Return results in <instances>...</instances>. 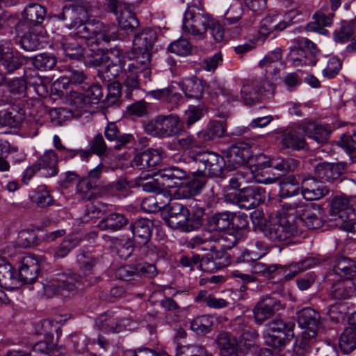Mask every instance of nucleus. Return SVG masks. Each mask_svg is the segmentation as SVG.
I'll return each mask as SVG.
<instances>
[{"label": "nucleus", "instance_id": "54", "mask_svg": "<svg viewBox=\"0 0 356 356\" xmlns=\"http://www.w3.org/2000/svg\"><path fill=\"white\" fill-rule=\"evenodd\" d=\"M100 28L97 33V47L101 45L103 42L108 43L111 40H115L118 38V28L115 24H104L100 22Z\"/></svg>", "mask_w": 356, "mask_h": 356}, {"label": "nucleus", "instance_id": "28", "mask_svg": "<svg viewBox=\"0 0 356 356\" xmlns=\"http://www.w3.org/2000/svg\"><path fill=\"white\" fill-rule=\"evenodd\" d=\"M100 26V22L99 21H83L72 29V34L84 39L89 47L95 48L94 45L97 46V33Z\"/></svg>", "mask_w": 356, "mask_h": 356}, {"label": "nucleus", "instance_id": "56", "mask_svg": "<svg viewBox=\"0 0 356 356\" xmlns=\"http://www.w3.org/2000/svg\"><path fill=\"white\" fill-rule=\"evenodd\" d=\"M225 127L222 122L215 121L211 122L208 127L198 133V137L204 141L213 140L217 138H220L225 134Z\"/></svg>", "mask_w": 356, "mask_h": 356}, {"label": "nucleus", "instance_id": "49", "mask_svg": "<svg viewBox=\"0 0 356 356\" xmlns=\"http://www.w3.org/2000/svg\"><path fill=\"white\" fill-rule=\"evenodd\" d=\"M281 137V143L286 148L300 149L305 146L304 137L293 129L284 130Z\"/></svg>", "mask_w": 356, "mask_h": 356}, {"label": "nucleus", "instance_id": "21", "mask_svg": "<svg viewBox=\"0 0 356 356\" xmlns=\"http://www.w3.org/2000/svg\"><path fill=\"white\" fill-rule=\"evenodd\" d=\"M282 308L283 305L279 300L272 296H266L261 299L253 309L255 321L257 323L261 324Z\"/></svg>", "mask_w": 356, "mask_h": 356}, {"label": "nucleus", "instance_id": "55", "mask_svg": "<svg viewBox=\"0 0 356 356\" xmlns=\"http://www.w3.org/2000/svg\"><path fill=\"white\" fill-rule=\"evenodd\" d=\"M23 118L14 109L0 111V126L8 128L18 127Z\"/></svg>", "mask_w": 356, "mask_h": 356}, {"label": "nucleus", "instance_id": "33", "mask_svg": "<svg viewBox=\"0 0 356 356\" xmlns=\"http://www.w3.org/2000/svg\"><path fill=\"white\" fill-rule=\"evenodd\" d=\"M232 222V213L229 212L216 213L207 218L204 232L213 234L223 232L228 229Z\"/></svg>", "mask_w": 356, "mask_h": 356}, {"label": "nucleus", "instance_id": "12", "mask_svg": "<svg viewBox=\"0 0 356 356\" xmlns=\"http://www.w3.org/2000/svg\"><path fill=\"white\" fill-rule=\"evenodd\" d=\"M104 6L113 13L122 29L134 32L139 26V21L133 11V7L118 0H104Z\"/></svg>", "mask_w": 356, "mask_h": 356}, {"label": "nucleus", "instance_id": "39", "mask_svg": "<svg viewBox=\"0 0 356 356\" xmlns=\"http://www.w3.org/2000/svg\"><path fill=\"white\" fill-rule=\"evenodd\" d=\"M330 296L334 300L347 299L355 293V286L352 280H339L333 281Z\"/></svg>", "mask_w": 356, "mask_h": 356}, {"label": "nucleus", "instance_id": "15", "mask_svg": "<svg viewBox=\"0 0 356 356\" xmlns=\"http://www.w3.org/2000/svg\"><path fill=\"white\" fill-rule=\"evenodd\" d=\"M47 15L46 8L36 3L28 4L22 13V20L19 23L17 31H26L42 24Z\"/></svg>", "mask_w": 356, "mask_h": 356}, {"label": "nucleus", "instance_id": "44", "mask_svg": "<svg viewBox=\"0 0 356 356\" xmlns=\"http://www.w3.org/2000/svg\"><path fill=\"white\" fill-rule=\"evenodd\" d=\"M309 203L302 200H296L291 202H285L282 204V211L286 216H293L298 228L302 225V219L306 212Z\"/></svg>", "mask_w": 356, "mask_h": 356}, {"label": "nucleus", "instance_id": "9", "mask_svg": "<svg viewBox=\"0 0 356 356\" xmlns=\"http://www.w3.org/2000/svg\"><path fill=\"white\" fill-rule=\"evenodd\" d=\"M156 40V32L151 28L139 29L134 34L132 51L135 55V59L140 62L145 67L149 65L150 51Z\"/></svg>", "mask_w": 356, "mask_h": 356}, {"label": "nucleus", "instance_id": "53", "mask_svg": "<svg viewBox=\"0 0 356 356\" xmlns=\"http://www.w3.org/2000/svg\"><path fill=\"white\" fill-rule=\"evenodd\" d=\"M98 187V184L83 178L77 184L76 194L83 200H92L96 198V190Z\"/></svg>", "mask_w": 356, "mask_h": 356}, {"label": "nucleus", "instance_id": "13", "mask_svg": "<svg viewBox=\"0 0 356 356\" xmlns=\"http://www.w3.org/2000/svg\"><path fill=\"white\" fill-rule=\"evenodd\" d=\"M156 274V266L147 263L120 266L115 273L116 278L129 282L133 286L139 283L143 277L152 278Z\"/></svg>", "mask_w": 356, "mask_h": 356}, {"label": "nucleus", "instance_id": "34", "mask_svg": "<svg viewBox=\"0 0 356 356\" xmlns=\"http://www.w3.org/2000/svg\"><path fill=\"white\" fill-rule=\"evenodd\" d=\"M104 135L106 139L115 142V148L120 149L122 146L131 144L134 142V137L130 134H121L115 122H109L105 127Z\"/></svg>", "mask_w": 356, "mask_h": 356}, {"label": "nucleus", "instance_id": "26", "mask_svg": "<svg viewBox=\"0 0 356 356\" xmlns=\"http://www.w3.org/2000/svg\"><path fill=\"white\" fill-rule=\"evenodd\" d=\"M153 222L148 218H138L129 226L135 241L141 245H147L152 236Z\"/></svg>", "mask_w": 356, "mask_h": 356}, {"label": "nucleus", "instance_id": "1", "mask_svg": "<svg viewBox=\"0 0 356 356\" xmlns=\"http://www.w3.org/2000/svg\"><path fill=\"white\" fill-rule=\"evenodd\" d=\"M99 259L90 252L82 251L76 256V261L83 275L71 270L58 273L44 284V292L48 298L55 296L69 297L77 293L80 286H90L95 284L98 277L94 281L88 277L93 274L94 268Z\"/></svg>", "mask_w": 356, "mask_h": 356}, {"label": "nucleus", "instance_id": "2", "mask_svg": "<svg viewBox=\"0 0 356 356\" xmlns=\"http://www.w3.org/2000/svg\"><path fill=\"white\" fill-rule=\"evenodd\" d=\"M62 47L65 55L70 59H83L86 65L98 67L97 75L103 82L112 81L119 74L118 65L111 60L102 48L90 47L86 50L72 39L66 40Z\"/></svg>", "mask_w": 356, "mask_h": 356}, {"label": "nucleus", "instance_id": "19", "mask_svg": "<svg viewBox=\"0 0 356 356\" xmlns=\"http://www.w3.org/2000/svg\"><path fill=\"white\" fill-rule=\"evenodd\" d=\"M330 192L324 182L318 177H308L304 178L301 184V193L306 200H320Z\"/></svg>", "mask_w": 356, "mask_h": 356}, {"label": "nucleus", "instance_id": "4", "mask_svg": "<svg viewBox=\"0 0 356 356\" xmlns=\"http://www.w3.org/2000/svg\"><path fill=\"white\" fill-rule=\"evenodd\" d=\"M189 163L194 173L211 177H220L225 167L222 156L210 151H197L189 153Z\"/></svg>", "mask_w": 356, "mask_h": 356}, {"label": "nucleus", "instance_id": "41", "mask_svg": "<svg viewBox=\"0 0 356 356\" xmlns=\"http://www.w3.org/2000/svg\"><path fill=\"white\" fill-rule=\"evenodd\" d=\"M327 259L328 257L318 256L308 257L301 261L291 264L289 266V272L285 275V278L291 280L298 273L325 262Z\"/></svg>", "mask_w": 356, "mask_h": 356}, {"label": "nucleus", "instance_id": "38", "mask_svg": "<svg viewBox=\"0 0 356 356\" xmlns=\"http://www.w3.org/2000/svg\"><path fill=\"white\" fill-rule=\"evenodd\" d=\"M265 83L261 84V82L255 79L243 85L241 93L245 104L252 105L259 101L260 95L265 90Z\"/></svg>", "mask_w": 356, "mask_h": 356}, {"label": "nucleus", "instance_id": "63", "mask_svg": "<svg viewBox=\"0 0 356 356\" xmlns=\"http://www.w3.org/2000/svg\"><path fill=\"white\" fill-rule=\"evenodd\" d=\"M90 149L93 154L99 156H105L108 154V148L101 134H97L89 142Z\"/></svg>", "mask_w": 356, "mask_h": 356}, {"label": "nucleus", "instance_id": "32", "mask_svg": "<svg viewBox=\"0 0 356 356\" xmlns=\"http://www.w3.org/2000/svg\"><path fill=\"white\" fill-rule=\"evenodd\" d=\"M330 214L334 220L337 218H344L349 214L350 218L355 217L354 209L350 200L345 196L337 195L332 198L330 204Z\"/></svg>", "mask_w": 356, "mask_h": 356}, {"label": "nucleus", "instance_id": "17", "mask_svg": "<svg viewBox=\"0 0 356 356\" xmlns=\"http://www.w3.org/2000/svg\"><path fill=\"white\" fill-rule=\"evenodd\" d=\"M236 198L241 208L254 209L265 200L266 190L260 186L243 188L239 191Z\"/></svg>", "mask_w": 356, "mask_h": 356}, {"label": "nucleus", "instance_id": "30", "mask_svg": "<svg viewBox=\"0 0 356 356\" xmlns=\"http://www.w3.org/2000/svg\"><path fill=\"white\" fill-rule=\"evenodd\" d=\"M339 345L345 354H348L356 348V312L353 314L348 325L341 334Z\"/></svg>", "mask_w": 356, "mask_h": 356}, {"label": "nucleus", "instance_id": "58", "mask_svg": "<svg viewBox=\"0 0 356 356\" xmlns=\"http://www.w3.org/2000/svg\"><path fill=\"white\" fill-rule=\"evenodd\" d=\"M56 59L54 56L46 53L38 54L32 58V64L39 70H49L56 65Z\"/></svg>", "mask_w": 356, "mask_h": 356}, {"label": "nucleus", "instance_id": "40", "mask_svg": "<svg viewBox=\"0 0 356 356\" xmlns=\"http://www.w3.org/2000/svg\"><path fill=\"white\" fill-rule=\"evenodd\" d=\"M298 323L303 330H318L320 315L313 309L306 307L297 314Z\"/></svg>", "mask_w": 356, "mask_h": 356}, {"label": "nucleus", "instance_id": "37", "mask_svg": "<svg viewBox=\"0 0 356 356\" xmlns=\"http://www.w3.org/2000/svg\"><path fill=\"white\" fill-rule=\"evenodd\" d=\"M161 155L157 149H147L135 156L132 165L143 169L157 165L161 161Z\"/></svg>", "mask_w": 356, "mask_h": 356}, {"label": "nucleus", "instance_id": "64", "mask_svg": "<svg viewBox=\"0 0 356 356\" xmlns=\"http://www.w3.org/2000/svg\"><path fill=\"white\" fill-rule=\"evenodd\" d=\"M305 356H339L337 350L334 346L322 344L316 346L308 351Z\"/></svg>", "mask_w": 356, "mask_h": 356}, {"label": "nucleus", "instance_id": "43", "mask_svg": "<svg viewBox=\"0 0 356 356\" xmlns=\"http://www.w3.org/2000/svg\"><path fill=\"white\" fill-rule=\"evenodd\" d=\"M128 223V219L122 214L118 213H110L102 218L97 227L101 230L116 232L120 230Z\"/></svg>", "mask_w": 356, "mask_h": 356}, {"label": "nucleus", "instance_id": "7", "mask_svg": "<svg viewBox=\"0 0 356 356\" xmlns=\"http://www.w3.org/2000/svg\"><path fill=\"white\" fill-rule=\"evenodd\" d=\"M264 334L265 343L275 350L281 351L294 337L295 323L276 319L267 324Z\"/></svg>", "mask_w": 356, "mask_h": 356}, {"label": "nucleus", "instance_id": "42", "mask_svg": "<svg viewBox=\"0 0 356 356\" xmlns=\"http://www.w3.org/2000/svg\"><path fill=\"white\" fill-rule=\"evenodd\" d=\"M0 65L8 73H13L22 67V62L8 47L0 44Z\"/></svg>", "mask_w": 356, "mask_h": 356}, {"label": "nucleus", "instance_id": "11", "mask_svg": "<svg viewBox=\"0 0 356 356\" xmlns=\"http://www.w3.org/2000/svg\"><path fill=\"white\" fill-rule=\"evenodd\" d=\"M299 47L291 49L289 59L295 67L314 66L318 60L319 50L316 44L307 38L298 39Z\"/></svg>", "mask_w": 356, "mask_h": 356}, {"label": "nucleus", "instance_id": "8", "mask_svg": "<svg viewBox=\"0 0 356 356\" xmlns=\"http://www.w3.org/2000/svg\"><path fill=\"white\" fill-rule=\"evenodd\" d=\"M145 131L159 138H170L182 129V123L177 115H159L143 125Z\"/></svg>", "mask_w": 356, "mask_h": 356}, {"label": "nucleus", "instance_id": "57", "mask_svg": "<svg viewBox=\"0 0 356 356\" xmlns=\"http://www.w3.org/2000/svg\"><path fill=\"white\" fill-rule=\"evenodd\" d=\"M213 325V317L209 315L197 316L191 323V328L197 334L209 332Z\"/></svg>", "mask_w": 356, "mask_h": 356}, {"label": "nucleus", "instance_id": "5", "mask_svg": "<svg viewBox=\"0 0 356 356\" xmlns=\"http://www.w3.org/2000/svg\"><path fill=\"white\" fill-rule=\"evenodd\" d=\"M301 233L293 216H286L282 211L272 219L264 230L266 238L273 242H284Z\"/></svg>", "mask_w": 356, "mask_h": 356}, {"label": "nucleus", "instance_id": "29", "mask_svg": "<svg viewBox=\"0 0 356 356\" xmlns=\"http://www.w3.org/2000/svg\"><path fill=\"white\" fill-rule=\"evenodd\" d=\"M318 330H304L300 339H296L293 346L291 356H305V355L317 345Z\"/></svg>", "mask_w": 356, "mask_h": 356}, {"label": "nucleus", "instance_id": "61", "mask_svg": "<svg viewBox=\"0 0 356 356\" xmlns=\"http://www.w3.org/2000/svg\"><path fill=\"white\" fill-rule=\"evenodd\" d=\"M338 143L348 152L351 159L356 158V131L343 134Z\"/></svg>", "mask_w": 356, "mask_h": 356}, {"label": "nucleus", "instance_id": "3", "mask_svg": "<svg viewBox=\"0 0 356 356\" xmlns=\"http://www.w3.org/2000/svg\"><path fill=\"white\" fill-rule=\"evenodd\" d=\"M190 174L192 178L184 187L188 190V194L185 195L186 197H188L200 193L205 186L209 175L194 173V170L188 172L183 168L174 165L161 169L157 175L163 180V185L166 184L168 187L172 188L180 186L182 181L189 177Z\"/></svg>", "mask_w": 356, "mask_h": 356}, {"label": "nucleus", "instance_id": "51", "mask_svg": "<svg viewBox=\"0 0 356 356\" xmlns=\"http://www.w3.org/2000/svg\"><path fill=\"white\" fill-rule=\"evenodd\" d=\"M252 157L250 149L248 147L232 146L228 152V162L241 165Z\"/></svg>", "mask_w": 356, "mask_h": 356}, {"label": "nucleus", "instance_id": "52", "mask_svg": "<svg viewBox=\"0 0 356 356\" xmlns=\"http://www.w3.org/2000/svg\"><path fill=\"white\" fill-rule=\"evenodd\" d=\"M176 356H213L205 346L200 344H188L186 346L177 344Z\"/></svg>", "mask_w": 356, "mask_h": 356}, {"label": "nucleus", "instance_id": "27", "mask_svg": "<svg viewBox=\"0 0 356 356\" xmlns=\"http://www.w3.org/2000/svg\"><path fill=\"white\" fill-rule=\"evenodd\" d=\"M215 342L220 356H239L238 341L230 332L221 331L216 336Z\"/></svg>", "mask_w": 356, "mask_h": 356}, {"label": "nucleus", "instance_id": "10", "mask_svg": "<svg viewBox=\"0 0 356 356\" xmlns=\"http://www.w3.org/2000/svg\"><path fill=\"white\" fill-rule=\"evenodd\" d=\"M211 19L205 10L196 6L190 7L184 13L183 29L193 36L204 39Z\"/></svg>", "mask_w": 356, "mask_h": 356}, {"label": "nucleus", "instance_id": "46", "mask_svg": "<svg viewBox=\"0 0 356 356\" xmlns=\"http://www.w3.org/2000/svg\"><path fill=\"white\" fill-rule=\"evenodd\" d=\"M58 162L56 152L54 150H47L40 157L37 163L40 165V169L45 170L46 177H52L58 172Z\"/></svg>", "mask_w": 356, "mask_h": 356}, {"label": "nucleus", "instance_id": "14", "mask_svg": "<svg viewBox=\"0 0 356 356\" xmlns=\"http://www.w3.org/2000/svg\"><path fill=\"white\" fill-rule=\"evenodd\" d=\"M196 243H213L210 248L211 251H226L231 250L237 243V238L234 234L228 232H204L202 236H197L194 239Z\"/></svg>", "mask_w": 356, "mask_h": 356}, {"label": "nucleus", "instance_id": "59", "mask_svg": "<svg viewBox=\"0 0 356 356\" xmlns=\"http://www.w3.org/2000/svg\"><path fill=\"white\" fill-rule=\"evenodd\" d=\"M23 32L24 34L21 36L19 40L21 47L26 51H32L38 49L40 45L38 35L32 33L31 29H26V31Z\"/></svg>", "mask_w": 356, "mask_h": 356}, {"label": "nucleus", "instance_id": "18", "mask_svg": "<svg viewBox=\"0 0 356 356\" xmlns=\"http://www.w3.org/2000/svg\"><path fill=\"white\" fill-rule=\"evenodd\" d=\"M130 319L111 312H107L99 316L95 324L98 328L106 332L118 333L129 325Z\"/></svg>", "mask_w": 356, "mask_h": 356}, {"label": "nucleus", "instance_id": "24", "mask_svg": "<svg viewBox=\"0 0 356 356\" xmlns=\"http://www.w3.org/2000/svg\"><path fill=\"white\" fill-rule=\"evenodd\" d=\"M40 270V264L36 257L27 255L22 259L19 268L18 281L24 284H32L37 279Z\"/></svg>", "mask_w": 356, "mask_h": 356}, {"label": "nucleus", "instance_id": "36", "mask_svg": "<svg viewBox=\"0 0 356 356\" xmlns=\"http://www.w3.org/2000/svg\"><path fill=\"white\" fill-rule=\"evenodd\" d=\"M243 186L252 182L254 179L258 183L270 184L278 180V176L264 177L259 176V172H253L249 167L243 166L235 172Z\"/></svg>", "mask_w": 356, "mask_h": 356}, {"label": "nucleus", "instance_id": "45", "mask_svg": "<svg viewBox=\"0 0 356 356\" xmlns=\"http://www.w3.org/2000/svg\"><path fill=\"white\" fill-rule=\"evenodd\" d=\"M321 207L315 203L309 204V207L302 219V225L305 224L308 229H315L323 226L321 218Z\"/></svg>", "mask_w": 356, "mask_h": 356}, {"label": "nucleus", "instance_id": "48", "mask_svg": "<svg viewBox=\"0 0 356 356\" xmlns=\"http://www.w3.org/2000/svg\"><path fill=\"white\" fill-rule=\"evenodd\" d=\"M298 161L292 158L273 157L264 165L282 172V175L293 171L298 165Z\"/></svg>", "mask_w": 356, "mask_h": 356}, {"label": "nucleus", "instance_id": "47", "mask_svg": "<svg viewBox=\"0 0 356 356\" xmlns=\"http://www.w3.org/2000/svg\"><path fill=\"white\" fill-rule=\"evenodd\" d=\"M286 27V23L281 20L280 16H267L261 19L259 33L264 37L274 31H282Z\"/></svg>", "mask_w": 356, "mask_h": 356}, {"label": "nucleus", "instance_id": "60", "mask_svg": "<svg viewBox=\"0 0 356 356\" xmlns=\"http://www.w3.org/2000/svg\"><path fill=\"white\" fill-rule=\"evenodd\" d=\"M354 28L351 22H343L333 32V39L336 42L343 44L348 42L354 34Z\"/></svg>", "mask_w": 356, "mask_h": 356}, {"label": "nucleus", "instance_id": "31", "mask_svg": "<svg viewBox=\"0 0 356 356\" xmlns=\"http://www.w3.org/2000/svg\"><path fill=\"white\" fill-rule=\"evenodd\" d=\"M301 129L305 135L318 144L325 143L330 134V127L326 124L308 121L302 124Z\"/></svg>", "mask_w": 356, "mask_h": 356}, {"label": "nucleus", "instance_id": "50", "mask_svg": "<svg viewBox=\"0 0 356 356\" xmlns=\"http://www.w3.org/2000/svg\"><path fill=\"white\" fill-rule=\"evenodd\" d=\"M17 281L18 278L15 275L13 266L2 260L0 263V286L12 289Z\"/></svg>", "mask_w": 356, "mask_h": 356}, {"label": "nucleus", "instance_id": "35", "mask_svg": "<svg viewBox=\"0 0 356 356\" xmlns=\"http://www.w3.org/2000/svg\"><path fill=\"white\" fill-rule=\"evenodd\" d=\"M181 87L186 97L200 99L204 90L205 82L196 76L187 77L181 81Z\"/></svg>", "mask_w": 356, "mask_h": 356}, {"label": "nucleus", "instance_id": "20", "mask_svg": "<svg viewBox=\"0 0 356 356\" xmlns=\"http://www.w3.org/2000/svg\"><path fill=\"white\" fill-rule=\"evenodd\" d=\"M346 170V164L343 162L337 163H321L314 169L316 177L323 181L335 184L341 181V176Z\"/></svg>", "mask_w": 356, "mask_h": 356}, {"label": "nucleus", "instance_id": "22", "mask_svg": "<svg viewBox=\"0 0 356 356\" xmlns=\"http://www.w3.org/2000/svg\"><path fill=\"white\" fill-rule=\"evenodd\" d=\"M343 277L346 280L356 278V261L347 257H340L335 259L332 270L327 275L328 281H334L335 277Z\"/></svg>", "mask_w": 356, "mask_h": 356}, {"label": "nucleus", "instance_id": "23", "mask_svg": "<svg viewBox=\"0 0 356 356\" xmlns=\"http://www.w3.org/2000/svg\"><path fill=\"white\" fill-rule=\"evenodd\" d=\"M88 76L82 69L69 66L66 69L65 75L54 85L59 89L63 88L66 90L69 86H79L84 89V86L88 84Z\"/></svg>", "mask_w": 356, "mask_h": 356}, {"label": "nucleus", "instance_id": "25", "mask_svg": "<svg viewBox=\"0 0 356 356\" xmlns=\"http://www.w3.org/2000/svg\"><path fill=\"white\" fill-rule=\"evenodd\" d=\"M87 17V10L79 5L65 6L58 15L59 19L65 22V26L72 30L85 21Z\"/></svg>", "mask_w": 356, "mask_h": 356}, {"label": "nucleus", "instance_id": "62", "mask_svg": "<svg viewBox=\"0 0 356 356\" xmlns=\"http://www.w3.org/2000/svg\"><path fill=\"white\" fill-rule=\"evenodd\" d=\"M334 13L325 14L323 12H318L314 14V24H309L307 25L308 31H318L322 26H330L332 23Z\"/></svg>", "mask_w": 356, "mask_h": 356}, {"label": "nucleus", "instance_id": "16", "mask_svg": "<svg viewBox=\"0 0 356 356\" xmlns=\"http://www.w3.org/2000/svg\"><path fill=\"white\" fill-rule=\"evenodd\" d=\"M143 74L144 76H149L150 70L148 67H145L138 60H134L127 67H124L121 74V79L126 87L128 92L126 96L129 97L130 91L139 88V76Z\"/></svg>", "mask_w": 356, "mask_h": 356}, {"label": "nucleus", "instance_id": "6", "mask_svg": "<svg viewBox=\"0 0 356 356\" xmlns=\"http://www.w3.org/2000/svg\"><path fill=\"white\" fill-rule=\"evenodd\" d=\"M168 225L185 232H190L200 227L202 220L197 214H190L188 209L178 202L170 203L168 215L165 217Z\"/></svg>", "mask_w": 356, "mask_h": 356}]
</instances>
